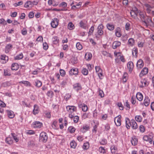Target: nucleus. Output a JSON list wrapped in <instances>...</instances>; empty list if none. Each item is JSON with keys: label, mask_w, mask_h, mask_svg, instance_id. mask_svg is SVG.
<instances>
[{"label": "nucleus", "mask_w": 154, "mask_h": 154, "mask_svg": "<svg viewBox=\"0 0 154 154\" xmlns=\"http://www.w3.org/2000/svg\"><path fill=\"white\" fill-rule=\"evenodd\" d=\"M66 109L69 113V117L72 118L74 116L73 112L76 111V107L73 106H66Z\"/></svg>", "instance_id": "obj_1"}, {"label": "nucleus", "mask_w": 154, "mask_h": 154, "mask_svg": "<svg viewBox=\"0 0 154 154\" xmlns=\"http://www.w3.org/2000/svg\"><path fill=\"white\" fill-rule=\"evenodd\" d=\"M125 59L122 53L120 52H116V63H121V61L125 62Z\"/></svg>", "instance_id": "obj_2"}, {"label": "nucleus", "mask_w": 154, "mask_h": 154, "mask_svg": "<svg viewBox=\"0 0 154 154\" xmlns=\"http://www.w3.org/2000/svg\"><path fill=\"white\" fill-rule=\"evenodd\" d=\"M48 135L46 133L42 132L40 134L39 141L44 143L46 142L48 139Z\"/></svg>", "instance_id": "obj_3"}, {"label": "nucleus", "mask_w": 154, "mask_h": 154, "mask_svg": "<svg viewBox=\"0 0 154 154\" xmlns=\"http://www.w3.org/2000/svg\"><path fill=\"white\" fill-rule=\"evenodd\" d=\"M58 23L59 20L57 18L53 19L51 23V26L54 28H55L58 25Z\"/></svg>", "instance_id": "obj_4"}, {"label": "nucleus", "mask_w": 154, "mask_h": 154, "mask_svg": "<svg viewBox=\"0 0 154 154\" xmlns=\"http://www.w3.org/2000/svg\"><path fill=\"white\" fill-rule=\"evenodd\" d=\"M95 69L96 72L98 74L99 78L100 79H102L103 74H102V70L100 68L99 66H96Z\"/></svg>", "instance_id": "obj_5"}, {"label": "nucleus", "mask_w": 154, "mask_h": 154, "mask_svg": "<svg viewBox=\"0 0 154 154\" xmlns=\"http://www.w3.org/2000/svg\"><path fill=\"white\" fill-rule=\"evenodd\" d=\"M103 24H100L98 26L97 28V33L99 35H102L103 33Z\"/></svg>", "instance_id": "obj_6"}, {"label": "nucleus", "mask_w": 154, "mask_h": 154, "mask_svg": "<svg viewBox=\"0 0 154 154\" xmlns=\"http://www.w3.org/2000/svg\"><path fill=\"white\" fill-rule=\"evenodd\" d=\"M126 125H128L130 124V125H137V124L134 119H132L131 121L129 118H127L125 119Z\"/></svg>", "instance_id": "obj_7"}, {"label": "nucleus", "mask_w": 154, "mask_h": 154, "mask_svg": "<svg viewBox=\"0 0 154 154\" xmlns=\"http://www.w3.org/2000/svg\"><path fill=\"white\" fill-rule=\"evenodd\" d=\"M138 11L137 9L135 8L134 10H131L130 12V14L131 17L133 18H135L138 15Z\"/></svg>", "instance_id": "obj_8"}, {"label": "nucleus", "mask_w": 154, "mask_h": 154, "mask_svg": "<svg viewBox=\"0 0 154 154\" xmlns=\"http://www.w3.org/2000/svg\"><path fill=\"white\" fill-rule=\"evenodd\" d=\"M73 88L75 91H78L82 89L81 84L79 83H76L73 85Z\"/></svg>", "instance_id": "obj_9"}, {"label": "nucleus", "mask_w": 154, "mask_h": 154, "mask_svg": "<svg viewBox=\"0 0 154 154\" xmlns=\"http://www.w3.org/2000/svg\"><path fill=\"white\" fill-rule=\"evenodd\" d=\"M33 83L34 85L38 88H40L42 85V82L37 79L35 80Z\"/></svg>", "instance_id": "obj_10"}, {"label": "nucleus", "mask_w": 154, "mask_h": 154, "mask_svg": "<svg viewBox=\"0 0 154 154\" xmlns=\"http://www.w3.org/2000/svg\"><path fill=\"white\" fill-rule=\"evenodd\" d=\"M144 65L143 61L142 59L139 60L137 63V66L138 69H140L142 68Z\"/></svg>", "instance_id": "obj_11"}, {"label": "nucleus", "mask_w": 154, "mask_h": 154, "mask_svg": "<svg viewBox=\"0 0 154 154\" xmlns=\"http://www.w3.org/2000/svg\"><path fill=\"white\" fill-rule=\"evenodd\" d=\"M148 69L147 68L144 67L141 70L139 74V76L141 78L143 75H146L148 72Z\"/></svg>", "instance_id": "obj_12"}, {"label": "nucleus", "mask_w": 154, "mask_h": 154, "mask_svg": "<svg viewBox=\"0 0 154 154\" xmlns=\"http://www.w3.org/2000/svg\"><path fill=\"white\" fill-rule=\"evenodd\" d=\"M131 142L132 145L135 146L137 144L138 139L136 136H133L131 139Z\"/></svg>", "instance_id": "obj_13"}, {"label": "nucleus", "mask_w": 154, "mask_h": 154, "mask_svg": "<svg viewBox=\"0 0 154 154\" xmlns=\"http://www.w3.org/2000/svg\"><path fill=\"white\" fill-rule=\"evenodd\" d=\"M78 72V69L76 68L72 69L69 72V74L71 75H77Z\"/></svg>", "instance_id": "obj_14"}, {"label": "nucleus", "mask_w": 154, "mask_h": 154, "mask_svg": "<svg viewBox=\"0 0 154 154\" xmlns=\"http://www.w3.org/2000/svg\"><path fill=\"white\" fill-rule=\"evenodd\" d=\"M79 25L81 27L84 29H86L87 26V21L85 20H82L79 23Z\"/></svg>", "instance_id": "obj_15"}, {"label": "nucleus", "mask_w": 154, "mask_h": 154, "mask_svg": "<svg viewBox=\"0 0 154 154\" xmlns=\"http://www.w3.org/2000/svg\"><path fill=\"white\" fill-rule=\"evenodd\" d=\"M142 21L146 26H148L150 23H152V19L148 17H147L146 18H145V19L143 20Z\"/></svg>", "instance_id": "obj_16"}, {"label": "nucleus", "mask_w": 154, "mask_h": 154, "mask_svg": "<svg viewBox=\"0 0 154 154\" xmlns=\"http://www.w3.org/2000/svg\"><path fill=\"white\" fill-rule=\"evenodd\" d=\"M140 83L141 85L140 86V87L141 88L147 86L149 84L148 82L145 79H142L140 81Z\"/></svg>", "instance_id": "obj_17"}, {"label": "nucleus", "mask_w": 154, "mask_h": 154, "mask_svg": "<svg viewBox=\"0 0 154 154\" xmlns=\"http://www.w3.org/2000/svg\"><path fill=\"white\" fill-rule=\"evenodd\" d=\"M135 40L132 38H129L128 40V45L129 47H132L134 45Z\"/></svg>", "instance_id": "obj_18"}, {"label": "nucleus", "mask_w": 154, "mask_h": 154, "mask_svg": "<svg viewBox=\"0 0 154 154\" xmlns=\"http://www.w3.org/2000/svg\"><path fill=\"white\" fill-rule=\"evenodd\" d=\"M128 68L130 72H131L134 68L133 63L131 61H130L128 63Z\"/></svg>", "instance_id": "obj_19"}, {"label": "nucleus", "mask_w": 154, "mask_h": 154, "mask_svg": "<svg viewBox=\"0 0 154 154\" xmlns=\"http://www.w3.org/2000/svg\"><path fill=\"white\" fill-rule=\"evenodd\" d=\"M32 2L31 1H28L26 2L24 5V7L25 8H32L33 7L32 5Z\"/></svg>", "instance_id": "obj_20"}, {"label": "nucleus", "mask_w": 154, "mask_h": 154, "mask_svg": "<svg viewBox=\"0 0 154 154\" xmlns=\"http://www.w3.org/2000/svg\"><path fill=\"white\" fill-rule=\"evenodd\" d=\"M143 139L144 141L148 142L150 144H152L153 141L151 140L150 138L149 137V136L147 135H144L143 137Z\"/></svg>", "instance_id": "obj_21"}, {"label": "nucleus", "mask_w": 154, "mask_h": 154, "mask_svg": "<svg viewBox=\"0 0 154 154\" xmlns=\"http://www.w3.org/2000/svg\"><path fill=\"white\" fill-rule=\"evenodd\" d=\"M150 100L148 97H146L144 100L143 103L145 106H148L149 104Z\"/></svg>", "instance_id": "obj_22"}, {"label": "nucleus", "mask_w": 154, "mask_h": 154, "mask_svg": "<svg viewBox=\"0 0 154 154\" xmlns=\"http://www.w3.org/2000/svg\"><path fill=\"white\" fill-rule=\"evenodd\" d=\"M39 107L38 106L35 104L34 106V109L33 110V113L35 115L38 114L39 112Z\"/></svg>", "instance_id": "obj_23"}, {"label": "nucleus", "mask_w": 154, "mask_h": 154, "mask_svg": "<svg viewBox=\"0 0 154 154\" xmlns=\"http://www.w3.org/2000/svg\"><path fill=\"white\" fill-rule=\"evenodd\" d=\"M91 53L89 52L86 53L85 55V58L86 60L89 61L91 60L92 57Z\"/></svg>", "instance_id": "obj_24"}, {"label": "nucleus", "mask_w": 154, "mask_h": 154, "mask_svg": "<svg viewBox=\"0 0 154 154\" xmlns=\"http://www.w3.org/2000/svg\"><path fill=\"white\" fill-rule=\"evenodd\" d=\"M128 77V74L126 72H125L124 73L122 77L123 82L124 83H125L127 82Z\"/></svg>", "instance_id": "obj_25"}, {"label": "nucleus", "mask_w": 154, "mask_h": 154, "mask_svg": "<svg viewBox=\"0 0 154 154\" xmlns=\"http://www.w3.org/2000/svg\"><path fill=\"white\" fill-rule=\"evenodd\" d=\"M138 15H139L140 17L141 20L145 19V18L146 17V14L145 12H144L140 11L138 12Z\"/></svg>", "instance_id": "obj_26"}, {"label": "nucleus", "mask_w": 154, "mask_h": 154, "mask_svg": "<svg viewBox=\"0 0 154 154\" xmlns=\"http://www.w3.org/2000/svg\"><path fill=\"white\" fill-rule=\"evenodd\" d=\"M7 113L8 117L11 119L13 118L14 116V112L11 110H7Z\"/></svg>", "instance_id": "obj_27"}, {"label": "nucleus", "mask_w": 154, "mask_h": 154, "mask_svg": "<svg viewBox=\"0 0 154 154\" xmlns=\"http://www.w3.org/2000/svg\"><path fill=\"white\" fill-rule=\"evenodd\" d=\"M138 50L136 47H134L132 50V54L133 56L137 57V55Z\"/></svg>", "instance_id": "obj_28"}, {"label": "nucleus", "mask_w": 154, "mask_h": 154, "mask_svg": "<svg viewBox=\"0 0 154 154\" xmlns=\"http://www.w3.org/2000/svg\"><path fill=\"white\" fill-rule=\"evenodd\" d=\"M19 68V66L16 63H13L11 65V69L13 70H17Z\"/></svg>", "instance_id": "obj_29"}, {"label": "nucleus", "mask_w": 154, "mask_h": 154, "mask_svg": "<svg viewBox=\"0 0 154 154\" xmlns=\"http://www.w3.org/2000/svg\"><path fill=\"white\" fill-rule=\"evenodd\" d=\"M136 97L137 99L140 101H142L143 99V95L140 92H138L137 93Z\"/></svg>", "instance_id": "obj_30"}, {"label": "nucleus", "mask_w": 154, "mask_h": 154, "mask_svg": "<svg viewBox=\"0 0 154 154\" xmlns=\"http://www.w3.org/2000/svg\"><path fill=\"white\" fill-rule=\"evenodd\" d=\"M12 45L10 44L7 45L5 47V52L6 53H8L10 50L12 48Z\"/></svg>", "instance_id": "obj_31"}, {"label": "nucleus", "mask_w": 154, "mask_h": 154, "mask_svg": "<svg viewBox=\"0 0 154 154\" xmlns=\"http://www.w3.org/2000/svg\"><path fill=\"white\" fill-rule=\"evenodd\" d=\"M122 35L120 28L118 27L116 28V36L118 37H120Z\"/></svg>", "instance_id": "obj_32"}, {"label": "nucleus", "mask_w": 154, "mask_h": 154, "mask_svg": "<svg viewBox=\"0 0 154 154\" xmlns=\"http://www.w3.org/2000/svg\"><path fill=\"white\" fill-rule=\"evenodd\" d=\"M20 83H22L26 86H30L31 85L30 82L27 81H23L19 82Z\"/></svg>", "instance_id": "obj_33"}, {"label": "nucleus", "mask_w": 154, "mask_h": 154, "mask_svg": "<svg viewBox=\"0 0 154 154\" xmlns=\"http://www.w3.org/2000/svg\"><path fill=\"white\" fill-rule=\"evenodd\" d=\"M4 75L5 76L11 75V73L10 70L7 69H4Z\"/></svg>", "instance_id": "obj_34"}, {"label": "nucleus", "mask_w": 154, "mask_h": 154, "mask_svg": "<svg viewBox=\"0 0 154 154\" xmlns=\"http://www.w3.org/2000/svg\"><path fill=\"white\" fill-rule=\"evenodd\" d=\"M6 142L9 144H12L13 143V141L12 138L10 137H7L6 139Z\"/></svg>", "instance_id": "obj_35"}, {"label": "nucleus", "mask_w": 154, "mask_h": 154, "mask_svg": "<svg viewBox=\"0 0 154 154\" xmlns=\"http://www.w3.org/2000/svg\"><path fill=\"white\" fill-rule=\"evenodd\" d=\"M89 129V127L88 126H83L82 128L81 129V131L83 133L85 132L88 131Z\"/></svg>", "instance_id": "obj_36"}, {"label": "nucleus", "mask_w": 154, "mask_h": 154, "mask_svg": "<svg viewBox=\"0 0 154 154\" xmlns=\"http://www.w3.org/2000/svg\"><path fill=\"white\" fill-rule=\"evenodd\" d=\"M106 26L108 29L110 30H113L114 29V26L111 23L107 24Z\"/></svg>", "instance_id": "obj_37"}, {"label": "nucleus", "mask_w": 154, "mask_h": 154, "mask_svg": "<svg viewBox=\"0 0 154 154\" xmlns=\"http://www.w3.org/2000/svg\"><path fill=\"white\" fill-rule=\"evenodd\" d=\"M53 43L55 44H57L59 42L58 37L57 36H54L52 38Z\"/></svg>", "instance_id": "obj_38"}, {"label": "nucleus", "mask_w": 154, "mask_h": 154, "mask_svg": "<svg viewBox=\"0 0 154 154\" xmlns=\"http://www.w3.org/2000/svg\"><path fill=\"white\" fill-rule=\"evenodd\" d=\"M145 42L143 41H139L137 43V45L138 47L142 48L144 45Z\"/></svg>", "instance_id": "obj_39"}, {"label": "nucleus", "mask_w": 154, "mask_h": 154, "mask_svg": "<svg viewBox=\"0 0 154 154\" xmlns=\"http://www.w3.org/2000/svg\"><path fill=\"white\" fill-rule=\"evenodd\" d=\"M70 146L71 148L75 149L76 146V143L74 140H72L70 143Z\"/></svg>", "instance_id": "obj_40"}, {"label": "nucleus", "mask_w": 154, "mask_h": 154, "mask_svg": "<svg viewBox=\"0 0 154 154\" xmlns=\"http://www.w3.org/2000/svg\"><path fill=\"white\" fill-rule=\"evenodd\" d=\"M89 147V143L88 142H87L84 143L83 146L82 148L84 149H88Z\"/></svg>", "instance_id": "obj_41"}, {"label": "nucleus", "mask_w": 154, "mask_h": 154, "mask_svg": "<svg viewBox=\"0 0 154 154\" xmlns=\"http://www.w3.org/2000/svg\"><path fill=\"white\" fill-rule=\"evenodd\" d=\"M74 27V25L72 22H70L69 23L68 26V28L69 29L71 30L73 29Z\"/></svg>", "instance_id": "obj_42"}, {"label": "nucleus", "mask_w": 154, "mask_h": 154, "mask_svg": "<svg viewBox=\"0 0 154 154\" xmlns=\"http://www.w3.org/2000/svg\"><path fill=\"white\" fill-rule=\"evenodd\" d=\"M23 57V55L22 53H21L19 55H17L14 57L15 60H20L22 59Z\"/></svg>", "instance_id": "obj_43"}, {"label": "nucleus", "mask_w": 154, "mask_h": 154, "mask_svg": "<svg viewBox=\"0 0 154 154\" xmlns=\"http://www.w3.org/2000/svg\"><path fill=\"white\" fill-rule=\"evenodd\" d=\"M98 91L99 92V95L102 98L104 97V94L102 90H101L100 88H99L98 89Z\"/></svg>", "instance_id": "obj_44"}, {"label": "nucleus", "mask_w": 154, "mask_h": 154, "mask_svg": "<svg viewBox=\"0 0 154 154\" xmlns=\"http://www.w3.org/2000/svg\"><path fill=\"white\" fill-rule=\"evenodd\" d=\"M110 150L112 154H116V149L115 146L113 145L110 147Z\"/></svg>", "instance_id": "obj_45"}, {"label": "nucleus", "mask_w": 154, "mask_h": 154, "mask_svg": "<svg viewBox=\"0 0 154 154\" xmlns=\"http://www.w3.org/2000/svg\"><path fill=\"white\" fill-rule=\"evenodd\" d=\"M75 128L72 126H69L68 128V130L71 133H73L75 131Z\"/></svg>", "instance_id": "obj_46"}, {"label": "nucleus", "mask_w": 154, "mask_h": 154, "mask_svg": "<svg viewBox=\"0 0 154 154\" xmlns=\"http://www.w3.org/2000/svg\"><path fill=\"white\" fill-rule=\"evenodd\" d=\"M82 73L85 75H87L88 74V71L86 69L83 68L82 70Z\"/></svg>", "instance_id": "obj_47"}, {"label": "nucleus", "mask_w": 154, "mask_h": 154, "mask_svg": "<svg viewBox=\"0 0 154 154\" xmlns=\"http://www.w3.org/2000/svg\"><path fill=\"white\" fill-rule=\"evenodd\" d=\"M28 144L29 146H33L35 145V142L32 140L29 141L28 143Z\"/></svg>", "instance_id": "obj_48"}, {"label": "nucleus", "mask_w": 154, "mask_h": 154, "mask_svg": "<svg viewBox=\"0 0 154 154\" xmlns=\"http://www.w3.org/2000/svg\"><path fill=\"white\" fill-rule=\"evenodd\" d=\"M135 119L137 121L140 122L141 121L142 118L140 116H137L135 117Z\"/></svg>", "instance_id": "obj_49"}, {"label": "nucleus", "mask_w": 154, "mask_h": 154, "mask_svg": "<svg viewBox=\"0 0 154 154\" xmlns=\"http://www.w3.org/2000/svg\"><path fill=\"white\" fill-rule=\"evenodd\" d=\"M59 7L66 8L67 6V4L65 2H63L60 3L59 5Z\"/></svg>", "instance_id": "obj_50"}, {"label": "nucleus", "mask_w": 154, "mask_h": 154, "mask_svg": "<svg viewBox=\"0 0 154 154\" xmlns=\"http://www.w3.org/2000/svg\"><path fill=\"white\" fill-rule=\"evenodd\" d=\"M76 47L79 50H81L82 49V45L79 42H77L76 44Z\"/></svg>", "instance_id": "obj_51"}, {"label": "nucleus", "mask_w": 154, "mask_h": 154, "mask_svg": "<svg viewBox=\"0 0 154 154\" xmlns=\"http://www.w3.org/2000/svg\"><path fill=\"white\" fill-rule=\"evenodd\" d=\"M21 33L24 35H26L27 34V31L26 28H23L21 30Z\"/></svg>", "instance_id": "obj_52"}, {"label": "nucleus", "mask_w": 154, "mask_h": 154, "mask_svg": "<svg viewBox=\"0 0 154 154\" xmlns=\"http://www.w3.org/2000/svg\"><path fill=\"white\" fill-rule=\"evenodd\" d=\"M88 109V107L86 105L84 104H83L82 105V110L83 111L86 112L87 111Z\"/></svg>", "instance_id": "obj_53"}, {"label": "nucleus", "mask_w": 154, "mask_h": 154, "mask_svg": "<svg viewBox=\"0 0 154 154\" xmlns=\"http://www.w3.org/2000/svg\"><path fill=\"white\" fill-rule=\"evenodd\" d=\"M94 29V26H92L90 29L89 32H88L89 35H91L93 33Z\"/></svg>", "instance_id": "obj_54"}, {"label": "nucleus", "mask_w": 154, "mask_h": 154, "mask_svg": "<svg viewBox=\"0 0 154 154\" xmlns=\"http://www.w3.org/2000/svg\"><path fill=\"white\" fill-rule=\"evenodd\" d=\"M11 135L14 140L17 142L19 141V139L15 135V134L14 133H11Z\"/></svg>", "instance_id": "obj_55"}, {"label": "nucleus", "mask_w": 154, "mask_h": 154, "mask_svg": "<svg viewBox=\"0 0 154 154\" xmlns=\"http://www.w3.org/2000/svg\"><path fill=\"white\" fill-rule=\"evenodd\" d=\"M102 54L105 56H106V57H112L111 55L110 54H109L108 53H107L106 51H103L102 52Z\"/></svg>", "instance_id": "obj_56"}, {"label": "nucleus", "mask_w": 154, "mask_h": 154, "mask_svg": "<svg viewBox=\"0 0 154 154\" xmlns=\"http://www.w3.org/2000/svg\"><path fill=\"white\" fill-rule=\"evenodd\" d=\"M117 106L121 110H122L123 109V106L121 103H118L117 104Z\"/></svg>", "instance_id": "obj_57"}, {"label": "nucleus", "mask_w": 154, "mask_h": 154, "mask_svg": "<svg viewBox=\"0 0 154 154\" xmlns=\"http://www.w3.org/2000/svg\"><path fill=\"white\" fill-rule=\"evenodd\" d=\"M100 143L101 145H105L107 143L106 140L105 139H103L100 142Z\"/></svg>", "instance_id": "obj_58"}, {"label": "nucleus", "mask_w": 154, "mask_h": 154, "mask_svg": "<svg viewBox=\"0 0 154 154\" xmlns=\"http://www.w3.org/2000/svg\"><path fill=\"white\" fill-rule=\"evenodd\" d=\"M130 24L129 23H126L125 26V29L128 31L130 29Z\"/></svg>", "instance_id": "obj_59"}, {"label": "nucleus", "mask_w": 154, "mask_h": 154, "mask_svg": "<svg viewBox=\"0 0 154 154\" xmlns=\"http://www.w3.org/2000/svg\"><path fill=\"white\" fill-rule=\"evenodd\" d=\"M53 95V92L51 91H49L47 93V95L50 97H52Z\"/></svg>", "instance_id": "obj_60"}, {"label": "nucleus", "mask_w": 154, "mask_h": 154, "mask_svg": "<svg viewBox=\"0 0 154 154\" xmlns=\"http://www.w3.org/2000/svg\"><path fill=\"white\" fill-rule=\"evenodd\" d=\"M43 49L44 50H46L48 49V46L46 42H45L43 43Z\"/></svg>", "instance_id": "obj_61"}, {"label": "nucleus", "mask_w": 154, "mask_h": 154, "mask_svg": "<svg viewBox=\"0 0 154 154\" xmlns=\"http://www.w3.org/2000/svg\"><path fill=\"white\" fill-rule=\"evenodd\" d=\"M99 151L100 153H104L105 152V150L104 149V148L102 146H100L99 148Z\"/></svg>", "instance_id": "obj_62"}, {"label": "nucleus", "mask_w": 154, "mask_h": 154, "mask_svg": "<svg viewBox=\"0 0 154 154\" xmlns=\"http://www.w3.org/2000/svg\"><path fill=\"white\" fill-rule=\"evenodd\" d=\"M26 133L27 134L31 135L34 134H35V132L33 130H29L26 131Z\"/></svg>", "instance_id": "obj_63"}, {"label": "nucleus", "mask_w": 154, "mask_h": 154, "mask_svg": "<svg viewBox=\"0 0 154 154\" xmlns=\"http://www.w3.org/2000/svg\"><path fill=\"white\" fill-rule=\"evenodd\" d=\"M1 59L3 60H8V57L5 55H1Z\"/></svg>", "instance_id": "obj_64"}]
</instances>
